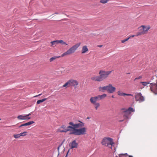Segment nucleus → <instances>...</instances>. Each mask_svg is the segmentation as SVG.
<instances>
[{
  "label": "nucleus",
  "mask_w": 157,
  "mask_h": 157,
  "mask_svg": "<svg viewBox=\"0 0 157 157\" xmlns=\"http://www.w3.org/2000/svg\"><path fill=\"white\" fill-rule=\"evenodd\" d=\"M78 123L75 124L72 122H70L69 123V124L73 128V129H71L72 135L79 136L86 134V128L83 127L84 124L80 121H78Z\"/></svg>",
  "instance_id": "f257e3e1"
},
{
  "label": "nucleus",
  "mask_w": 157,
  "mask_h": 157,
  "mask_svg": "<svg viewBox=\"0 0 157 157\" xmlns=\"http://www.w3.org/2000/svg\"><path fill=\"white\" fill-rule=\"evenodd\" d=\"M81 44V43H78L72 46L66 52L61 55L62 57H64L67 55H70L74 53Z\"/></svg>",
  "instance_id": "f03ea898"
},
{
  "label": "nucleus",
  "mask_w": 157,
  "mask_h": 157,
  "mask_svg": "<svg viewBox=\"0 0 157 157\" xmlns=\"http://www.w3.org/2000/svg\"><path fill=\"white\" fill-rule=\"evenodd\" d=\"M150 29V27L149 25L146 26L142 25L138 28L139 31L136 33V36H138L145 34L147 33Z\"/></svg>",
  "instance_id": "7ed1b4c3"
},
{
  "label": "nucleus",
  "mask_w": 157,
  "mask_h": 157,
  "mask_svg": "<svg viewBox=\"0 0 157 157\" xmlns=\"http://www.w3.org/2000/svg\"><path fill=\"white\" fill-rule=\"evenodd\" d=\"M71 129H73V128L71 127V125L66 127L64 125H62L58 129L57 131L58 132L61 133H66L68 131H70V133L69 134L70 135H72V131Z\"/></svg>",
  "instance_id": "20e7f679"
},
{
  "label": "nucleus",
  "mask_w": 157,
  "mask_h": 157,
  "mask_svg": "<svg viewBox=\"0 0 157 157\" xmlns=\"http://www.w3.org/2000/svg\"><path fill=\"white\" fill-rule=\"evenodd\" d=\"M121 113L123 115L124 119H128L129 117L131 112H134V110L131 108L129 107L128 109H121Z\"/></svg>",
  "instance_id": "39448f33"
},
{
  "label": "nucleus",
  "mask_w": 157,
  "mask_h": 157,
  "mask_svg": "<svg viewBox=\"0 0 157 157\" xmlns=\"http://www.w3.org/2000/svg\"><path fill=\"white\" fill-rule=\"evenodd\" d=\"M101 144L102 145L108 146L112 149V146L114 144L113 139L110 138H105L102 140Z\"/></svg>",
  "instance_id": "423d86ee"
},
{
  "label": "nucleus",
  "mask_w": 157,
  "mask_h": 157,
  "mask_svg": "<svg viewBox=\"0 0 157 157\" xmlns=\"http://www.w3.org/2000/svg\"><path fill=\"white\" fill-rule=\"evenodd\" d=\"M98 100L97 96L91 97L90 99V101L93 104L95 110H97L100 107V104L99 103L97 102Z\"/></svg>",
  "instance_id": "0eeeda50"
},
{
  "label": "nucleus",
  "mask_w": 157,
  "mask_h": 157,
  "mask_svg": "<svg viewBox=\"0 0 157 157\" xmlns=\"http://www.w3.org/2000/svg\"><path fill=\"white\" fill-rule=\"evenodd\" d=\"M112 71H105L103 70H101L99 72V74L100 75L102 81L107 78L109 75L112 73Z\"/></svg>",
  "instance_id": "6e6552de"
},
{
  "label": "nucleus",
  "mask_w": 157,
  "mask_h": 157,
  "mask_svg": "<svg viewBox=\"0 0 157 157\" xmlns=\"http://www.w3.org/2000/svg\"><path fill=\"white\" fill-rule=\"evenodd\" d=\"M135 97L136 101H139V102H142L144 101V97L140 93H136Z\"/></svg>",
  "instance_id": "1a4fd4ad"
},
{
  "label": "nucleus",
  "mask_w": 157,
  "mask_h": 157,
  "mask_svg": "<svg viewBox=\"0 0 157 157\" xmlns=\"http://www.w3.org/2000/svg\"><path fill=\"white\" fill-rule=\"evenodd\" d=\"M156 81V83H151L149 85L151 91L155 94H157V78Z\"/></svg>",
  "instance_id": "9d476101"
},
{
  "label": "nucleus",
  "mask_w": 157,
  "mask_h": 157,
  "mask_svg": "<svg viewBox=\"0 0 157 157\" xmlns=\"http://www.w3.org/2000/svg\"><path fill=\"white\" fill-rule=\"evenodd\" d=\"M107 91L109 93L112 94L115 92L116 88L113 86L111 84H109L107 86Z\"/></svg>",
  "instance_id": "9b49d317"
},
{
  "label": "nucleus",
  "mask_w": 157,
  "mask_h": 157,
  "mask_svg": "<svg viewBox=\"0 0 157 157\" xmlns=\"http://www.w3.org/2000/svg\"><path fill=\"white\" fill-rule=\"evenodd\" d=\"M70 86H73L75 88H76L78 85V82L77 81L73 79L69 80Z\"/></svg>",
  "instance_id": "f8f14e48"
},
{
  "label": "nucleus",
  "mask_w": 157,
  "mask_h": 157,
  "mask_svg": "<svg viewBox=\"0 0 157 157\" xmlns=\"http://www.w3.org/2000/svg\"><path fill=\"white\" fill-rule=\"evenodd\" d=\"M78 146V144L76 142L75 140H74L69 144V146L71 149H73L75 148H77Z\"/></svg>",
  "instance_id": "ddd939ff"
},
{
  "label": "nucleus",
  "mask_w": 157,
  "mask_h": 157,
  "mask_svg": "<svg viewBox=\"0 0 157 157\" xmlns=\"http://www.w3.org/2000/svg\"><path fill=\"white\" fill-rule=\"evenodd\" d=\"M92 80L93 81L101 82L102 81V79L101 78L100 75L97 76H94L91 78Z\"/></svg>",
  "instance_id": "4468645a"
},
{
  "label": "nucleus",
  "mask_w": 157,
  "mask_h": 157,
  "mask_svg": "<svg viewBox=\"0 0 157 157\" xmlns=\"http://www.w3.org/2000/svg\"><path fill=\"white\" fill-rule=\"evenodd\" d=\"M17 118L19 120H29V118H28L27 116H26L25 115H19L17 117Z\"/></svg>",
  "instance_id": "2eb2a0df"
},
{
  "label": "nucleus",
  "mask_w": 157,
  "mask_h": 157,
  "mask_svg": "<svg viewBox=\"0 0 157 157\" xmlns=\"http://www.w3.org/2000/svg\"><path fill=\"white\" fill-rule=\"evenodd\" d=\"M117 94L118 95L120 96H133V95L130 94H126L122 92L121 91H118L117 92Z\"/></svg>",
  "instance_id": "dca6fc26"
},
{
  "label": "nucleus",
  "mask_w": 157,
  "mask_h": 157,
  "mask_svg": "<svg viewBox=\"0 0 157 157\" xmlns=\"http://www.w3.org/2000/svg\"><path fill=\"white\" fill-rule=\"evenodd\" d=\"M98 89L99 91L102 92H104L105 91H107V86L103 87L99 86L98 88Z\"/></svg>",
  "instance_id": "f3484780"
},
{
  "label": "nucleus",
  "mask_w": 157,
  "mask_h": 157,
  "mask_svg": "<svg viewBox=\"0 0 157 157\" xmlns=\"http://www.w3.org/2000/svg\"><path fill=\"white\" fill-rule=\"evenodd\" d=\"M88 51V49L87 48V46L86 45L84 46L82 48V49L81 50V53L82 54L85 53Z\"/></svg>",
  "instance_id": "a211bd4d"
},
{
  "label": "nucleus",
  "mask_w": 157,
  "mask_h": 157,
  "mask_svg": "<svg viewBox=\"0 0 157 157\" xmlns=\"http://www.w3.org/2000/svg\"><path fill=\"white\" fill-rule=\"evenodd\" d=\"M107 96V95L105 94H103L101 95H98L97 96L98 99V101L102 100L105 98Z\"/></svg>",
  "instance_id": "6ab92c4d"
},
{
  "label": "nucleus",
  "mask_w": 157,
  "mask_h": 157,
  "mask_svg": "<svg viewBox=\"0 0 157 157\" xmlns=\"http://www.w3.org/2000/svg\"><path fill=\"white\" fill-rule=\"evenodd\" d=\"M70 84L69 80H68L64 84L63 86V87H69L70 86Z\"/></svg>",
  "instance_id": "aec40b11"
},
{
  "label": "nucleus",
  "mask_w": 157,
  "mask_h": 157,
  "mask_svg": "<svg viewBox=\"0 0 157 157\" xmlns=\"http://www.w3.org/2000/svg\"><path fill=\"white\" fill-rule=\"evenodd\" d=\"M58 43H60L62 44L65 45L66 46L68 45V44L66 42L62 40H58Z\"/></svg>",
  "instance_id": "412c9836"
},
{
  "label": "nucleus",
  "mask_w": 157,
  "mask_h": 157,
  "mask_svg": "<svg viewBox=\"0 0 157 157\" xmlns=\"http://www.w3.org/2000/svg\"><path fill=\"white\" fill-rule=\"evenodd\" d=\"M60 56H54L53 57H52L50 58L49 59V61L50 62H52L54 60L58 58H59Z\"/></svg>",
  "instance_id": "4be33fe9"
},
{
  "label": "nucleus",
  "mask_w": 157,
  "mask_h": 157,
  "mask_svg": "<svg viewBox=\"0 0 157 157\" xmlns=\"http://www.w3.org/2000/svg\"><path fill=\"white\" fill-rule=\"evenodd\" d=\"M47 99V98H44L41 100H38L36 102V103L37 104H39L40 103L44 101H46Z\"/></svg>",
  "instance_id": "5701e85b"
},
{
  "label": "nucleus",
  "mask_w": 157,
  "mask_h": 157,
  "mask_svg": "<svg viewBox=\"0 0 157 157\" xmlns=\"http://www.w3.org/2000/svg\"><path fill=\"white\" fill-rule=\"evenodd\" d=\"M51 43L52 44V46L53 45L55 46L56 44H58V40H57L54 41H51Z\"/></svg>",
  "instance_id": "b1692460"
},
{
  "label": "nucleus",
  "mask_w": 157,
  "mask_h": 157,
  "mask_svg": "<svg viewBox=\"0 0 157 157\" xmlns=\"http://www.w3.org/2000/svg\"><path fill=\"white\" fill-rule=\"evenodd\" d=\"M20 136H24L27 135V132L26 131H24L23 132H21L20 133Z\"/></svg>",
  "instance_id": "393cba45"
},
{
  "label": "nucleus",
  "mask_w": 157,
  "mask_h": 157,
  "mask_svg": "<svg viewBox=\"0 0 157 157\" xmlns=\"http://www.w3.org/2000/svg\"><path fill=\"white\" fill-rule=\"evenodd\" d=\"M13 137L15 139H17L21 137L20 134H14L13 135Z\"/></svg>",
  "instance_id": "a878e982"
},
{
  "label": "nucleus",
  "mask_w": 157,
  "mask_h": 157,
  "mask_svg": "<svg viewBox=\"0 0 157 157\" xmlns=\"http://www.w3.org/2000/svg\"><path fill=\"white\" fill-rule=\"evenodd\" d=\"M109 0H100V2L102 4H105L107 3Z\"/></svg>",
  "instance_id": "bb28decb"
},
{
  "label": "nucleus",
  "mask_w": 157,
  "mask_h": 157,
  "mask_svg": "<svg viewBox=\"0 0 157 157\" xmlns=\"http://www.w3.org/2000/svg\"><path fill=\"white\" fill-rule=\"evenodd\" d=\"M140 83L142 84L144 86H146L147 85L150 84V83L149 82H140Z\"/></svg>",
  "instance_id": "cd10ccee"
},
{
  "label": "nucleus",
  "mask_w": 157,
  "mask_h": 157,
  "mask_svg": "<svg viewBox=\"0 0 157 157\" xmlns=\"http://www.w3.org/2000/svg\"><path fill=\"white\" fill-rule=\"evenodd\" d=\"M34 123V121H30L29 122L26 123L27 126L29 125Z\"/></svg>",
  "instance_id": "c85d7f7f"
},
{
  "label": "nucleus",
  "mask_w": 157,
  "mask_h": 157,
  "mask_svg": "<svg viewBox=\"0 0 157 157\" xmlns=\"http://www.w3.org/2000/svg\"><path fill=\"white\" fill-rule=\"evenodd\" d=\"M130 38V37H129L125 39H124V40H121V42L122 43H124L126 41H128L129 39Z\"/></svg>",
  "instance_id": "c756f323"
},
{
  "label": "nucleus",
  "mask_w": 157,
  "mask_h": 157,
  "mask_svg": "<svg viewBox=\"0 0 157 157\" xmlns=\"http://www.w3.org/2000/svg\"><path fill=\"white\" fill-rule=\"evenodd\" d=\"M142 78V76H139L138 77H137V78H136L134 80V81H136V80L137 79H141V78Z\"/></svg>",
  "instance_id": "7c9ffc66"
},
{
  "label": "nucleus",
  "mask_w": 157,
  "mask_h": 157,
  "mask_svg": "<svg viewBox=\"0 0 157 157\" xmlns=\"http://www.w3.org/2000/svg\"><path fill=\"white\" fill-rule=\"evenodd\" d=\"M27 126L26 123L21 124V125H20V126H19V127L20 128V127H22L23 126Z\"/></svg>",
  "instance_id": "2f4dec72"
},
{
  "label": "nucleus",
  "mask_w": 157,
  "mask_h": 157,
  "mask_svg": "<svg viewBox=\"0 0 157 157\" xmlns=\"http://www.w3.org/2000/svg\"><path fill=\"white\" fill-rule=\"evenodd\" d=\"M31 115V114L30 113H29L28 114V115H25L26 116H27V117H28V118H29V119H31V117H29V116L30 115Z\"/></svg>",
  "instance_id": "473e14b6"
},
{
  "label": "nucleus",
  "mask_w": 157,
  "mask_h": 157,
  "mask_svg": "<svg viewBox=\"0 0 157 157\" xmlns=\"http://www.w3.org/2000/svg\"><path fill=\"white\" fill-rule=\"evenodd\" d=\"M123 155H126L128 157H133L131 155H128L127 154H123Z\"/></svg>",
  "instance_id": "72a5a7b5"
},
{
  "label": "nucleus",
  "mask_w": 157,
  "mask_h": 157,
  "mask_svg": "<svg viewBox=\"0 0 157 157\" xmlns=\"http://www.w3.org/2000/svg\"><path fill=\"white\" fill-rule=\"evenodd\" d=\"M135 36H136V35H131V36L129 37H130H130H134Z\"/></svg>",
  "instance_id": "f704fd0d"
},
{
  "label": "nucleus",
  "mask_w": 157,
  "mask_h": 157,
  "mask_svg": "<svg viewBox=\"0 0 157 157\" xmlns=\"http://www.w3.org/2000/svg\"><path fill=\"white\" fill-rule=\"evenodd\" d=\"M41 94H39V95H37L35 96H34V97H38V96H40V95H41Z\"/></svg>",
  "instance_id": "c9c22d12"
},
{
  "label": "nucleus",
  "mask_w": 157,
  "mask_h": 157,
  "mask_svg": "<svg viewBox=\"0 0 157 157\" xmlns=\"http://www.w3.org/2000/svg\"><path fill=\"white\" fill-rule=\"evenodd\" d=\"M102 46V45H98V47H101Z\"/></svg>",
  "instance_id": "e433bc0d"
},
{
  "label": "nucleus",
  "mask_w": 157,
  "mask_h": 157,
  "mask_svg": "<svg viewBox=\"0 0 157 157\" xmlns=\"http://www.w3.org/2000/svg\"><path fill=\"white\" fill-rule=\"evenodd\" d=\"M69 150L67 152V155H66V156L65 157H67V154H68V152H69Z\"/></svg>",
  "instance_id": "4c0bfd02"
},
{
  "label": "nucleus",
  "mask_w": 157,
  "mask_h": 157,
  "mask_svg": "<svg viewBox=\"0 0 157 157\" xmlns=\"http://www.w3.org/2000/svg\"><path fill=\"white\" fill-rule=\"evenodd\" d=\"M124 121V120H121V121H120V122H122V121Z\"/></svg>",
  "instance_id": "58836bf2"
},
{
  "label": "nucleus",
  "mask_w": 157,
  "mask_h": 157,
  "mask_svg": "<svg viewBox=\"0 0 157 157\" xmlns=\"http://www.w3.org/2000/svg\"><path fill=\"white\" fill-rule=\"evenodd\" d=\"M112 98H114V96L113 95H112Z\"/></svg>",
  "instance_id": "ea45409f"
},
{
  "label": "nucleus",
  "mask_w": 157,
  "mask_h": 157,
  "mask_svg": "<svg viewBox=\"0 0 157 157\" xmlns=\"http://www.w3.org/2000/svg\"><path fill=\"white\" fill-rule=\"evenodd\" d=\"M59 147H60V146H59V147H58V150H59Z\"/></svg>",
  "instance_id": "a19ab883"
},
{
  "label": "nucleus",
  "mask_w": 157,
  "mask_h": 157,
  "mask_svg": "<svg viewBox=\"0 0 157 157\" xmlns=\"http://www.w3.org/2000/svg\"><path fill=\"white\" fill-rule=\"evenodd\" d=\"M15 125H13V126H14Z\"/></svg>",
  "instance_id": "79ce46f5"
},
{
  "label": "nucleus",
  "mask_w": 157,
  "mask_h": 157,
  "mask_svg": "<svg viewBox=\"0 0 157 157\" xmlns=\"http://www.w3.org/2000/svg\"><path fill=\"white\" fill-rule=\"evenodd\" d=\"M1 120V118H0V121Z\"/></svg>",
  "instance_id": "37998d69"
}]
</instances>
